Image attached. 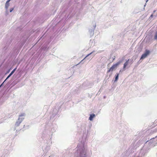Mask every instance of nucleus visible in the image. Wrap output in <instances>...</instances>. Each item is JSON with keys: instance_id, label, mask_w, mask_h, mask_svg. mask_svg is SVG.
I'll list each match as a JSON object with an SVG mask.
<instances>
[{"instance_id": "obj_14", "label": "nucleus", "mask_w": 157, "mask_h": 157, "mask_svg": "<svg viewBox=\"0 0 157 157\" xmlns=\"http://www.w3.org/2000/svg\"><path fill=\"white\" fill-rule=\"evenodd\" d=\"M119 74L117 73L115 76V79L114 81V82H115L117 81L119 77Z\"/></svg>"}, {"instance_id": "obj_26", "label": "nucleus", "mask_w": 157, "mask_h": 157, "mask_svg": "<svg viewBox=\"0 0 157 157\" xmlns=\"http://www.w3.org/2000/svg\"><path fill=\"white\" fill-rule=\"evenodd\" d=\"M3 84H4L3 82H2V84L0 85V88H1V87H2V86H3Z\"/></svg>"}, {"instance_id": "obj_35", "label": "nucleus", "mask_w": 157, "mask_h": 157, "mask_svg": "<svg viewBox=\"0 0 157 157\" xmlns=\"http://www.w3.org/2000/svg\"><path fill=\"white\" fill-rule=\"evenodd\" d=\"M105 98V96H104V98Z\"/></svg>"}, {"instance_id": "obj_28", "label": "nucleus", "mask_w": 157, "mask_h": 157, "mask_svg": "<svg viewBox=\"0 0 157 157\" xmlns=\"http://www.w3.org/2000/svg\"><path fill=\"white\" fill-rule=\"evenodd\" d=\"M141 61H141V60L140 61L139 60V61L138 62V63H140L141 62Z\"/></svg>"}, {"instance_id": "obj_20", "label": "nucleus", "mask_w": 157, "mask_h": 157, "mask_svg": "<svg viewBox=\"0 0 157 157\" xmlns=\"http://www.w3.org/2000/svg\"><path fill=\"white\" fill-rule=\"evenodd\" d=\"M6 12H5V14L6 15L8 14V9H6Z\"/></svg>"}, {"instance_id": "obj_37", "label": "nucleus", "mask_w": 157, "mask_h": 157, "mask_svg": "<svg viewBox=\"0 0 157 157\" xmlns=\"http://www.w3.org/2000/svg\"><path fill=\"white\" fill-rule=\"evenodd\" d=\"M140 157H143L142 156H141Z\"/></svg>"}, {"instance_id": "obj_23", "label": "nucleus", "mask_w": 157, "mask_h": 157, "mask_svg": "<svg viewBox=\"0 0 157 157\" xmlns=\"http://www.w3.org/2000/svg\"><path fill=\"white\" fill-rule=\"evenodd\" d=\"M45 149L48 151L49 149V147L48 146H47L45 148Z\"/></svg>"}, {"instance_id": "obj_9", "label": "nucleus", "mask_w": 157, "mask_h": 157, "mask_svg": "<svg viewBox=\"0 0 157 157\" xmlns=\"http://www.w3.org/2000/svg\"><path fill=\"white\" fill-rule=\"evenodd\" d=\"M58 113V111L55 108L53 109L52 115L51 116V118H52V117L53 118L56 116L57 115Z\"/></svg>"}, {"instance_id": "obj_22", "label": "nucleus", "mask_w": 157, "mask_h": 157, "mask_svg": "<svg viewBox=\"0 0 157 157\" xmlns=\"http://www.w3.org/2000/svg\"><path fill=\"white\" fill-rule=\"evenodd\" d=\"M29 125L25 126V125L24 126V128H25V129H28L29 128Z\"/></svg>"}, {"instance_id": "obj_11", "label": "nucleus", "mask_w": 157, "mask_h": 157, "mask_svg": "<svg viewBox=\"0 0 157 157\" xmlns=\"http://www.w3.org/2000/svg\"><path fill=\"white\" fill-rule=\"evenodd\" d=\"M11 0H8L6 2L5 5V8L6 9H8V7L10 6L9 2Z\"/></svg>"}, {"instance_id": "obj_31", "label": "nucleus", "mask_w": 157, "mask_h": 157, "mask_svg": "<svg viewBox=\"0 0 157 157\" xmlns=\"http://www.w3.org/2000/svg\"><path fill=\"white\" fill-rule=\"evenodd\" d=\"M146 2H147L148 0H145Z\"/></svg>"}, {"instance_id": "obj_10", "label": "nucleus", "mask_w": 157, "mask_h": 157, "mask_svg": "<svg viewBox=\"0 0 157 157\" xmlns=\"http://www.w3.org/2000/svg\"><path fill=\"white\" fill-rule=\"evenodd\" d=\"M95 117V114L93 113L92 114H90V117L89 118V120L90 121H93V118Z\"/></svg>"}, {"instance_id": "obj_8", "label": "nucleus", "mask_w": 157, "mask_h": 157, "mask_svg": "<svg viewBox=\"0 0 157 157\" xmlns=\"http://www.w3.org/2000/svg\"><path fill=\"white\" fill-rule=\"evenodd\" d=\"M96 27V25H95L94 26L92 29H90L89 30V33L90 35V36H93L94 34V29H95Z\"/></svg>"}, {"instance_id": "obj_13", "label": "nucleus", "mask_w": 157, "mask_h": 157, "mask_svg": "<svg viewBox=\"0 0 157 157\" xmlns=\"http://www.w3.org/2000/svg\"><path fill=\"white\" fill-rule=\"evenodd\" d=\"M128 60H127L126 62L124 63V66L123 67V69L124 70H125V68H126V67L128 65Z\"/></svg>"}, {"instance_id": "obj_7", "label": "nucleus", "mask_w": 157, "mask_h": 157, "mask_svg": "<svg viewBox=\"0 0 157 157\" xmlns=\"http://www.w3.org/2000/svg\"><path fill=\"white\" fill-rule=\"evenodd\" d=\"M93 52H91L90 53L88 54L87 55H86V56L81 61L80 63H83V61L84 60H86V59L89 60L90 58H92L93 57H90H90L89 56L91 54H92Z\"/></svg>"}, {"instance_id": "obj_21", "label": "nucleus", "mask_w": 157, "mask_h": 157, "mask_svg": "<svg viewBox=\"0 0 157 157\" xmlns=\"http://www.w3.org/2000/svg\"><path fill=\"white\" fill-rule=\"evenodd\" d=\"M14 9V7H12V8H11L10 10V12H11L13 11V10Z\"/></svg>"}, {"instance_id": "obj_36", "label": "nucleus", "mask_w": 157, "mask_h": 157, "mask_svg": "<svg viewBox=\"0 0 157 157\" xmlns=\"http://www.w3.org/2000/svg\"><path fill=\"white\" fill-rule=\"evenodd\" d=\"M144 155V154L143 155Z\"/></svg>"}, {"instance_id": "obj_4", "label": "nucleus", "mask_w": 157, "mask_h": 157, "mask_svg": "<svg viewBox=\"0 0 157 157\" xmlns=\"http://www.w3.org/2000/svg\"><path fill=\"white\" fill-rule=\"evenodd\" d=\"M152 128L155 127L151 131V133H153L157 132V119L154 122V124L151 126Z\"/></svg>"}, {"instance_id": "obj_25", "label": "nucleus", "mask_w": 157, "mask_h": 157, "mask_svg": "<svg viewBox=\"0 0 157 157\" xmlns=\"http://www.w3.org/2000/svg\"><path fill=\"white\" fill-rule=\"evenodd\" d=\"M110 71L112 72V71H111V69L110 68L109 70H108L107 73H109V72H110Z\"/></svg>"}, {"instance_id": "obj_18", "label": "nucleus", "mask_w": 157, "mask_h": 157, "mask_svg": "<svg viewBox=\"0 0 157 157\" xmlns=\"http://www.w3.org/2000/svg\"><path fill=\"white\" fill-rule=\"evenodd\" d=\"M154 39L155 40H157V31L155 33L154 35Z\"/></svg>"}, {"instance_id": "obj_30", "label": "nucleus", "mask_w": 157, "mask_h": 157, "mask_svg": "<svg viewBox=\"0 0 157 157\" xmlns=\"http://www.w3.org/2000/svg\"><path fill=\"white\" fill-rule=\"evenodd\" d=\"M10 70H9L7 72V73H9L10 71Z\"/></svg>"}, {"instance_id": "obj_33", "label": "nucleus", "mask_w": 157, "mask_h": 157, "mask_svg": "<svg viewBox=\"0 0 157 157\" xmlns=\"http://www.w3.org/2000/svg\"><path fill=\"white\" fill-rule=\"evenodd\" d=\"M140 132H138V134H140Z\"/></svg>"}, {"instance_id": "obj_6", "label": "nucleus", "mask_w": 157, "mask_h": 157, "mask_svg": "<svg viewBox=\"0 0 157 157\" xmlns=\"http://www.w3.org/2000/svg\"><path fill=\"white\" fill-rule=\"evenodd\" d=\"M154 141V142L155 143V144L157 143V136H156L155 138H153L150 139V140L149 141H147L146 143V144H147V143L148 144H150L149 146H151V144H152V143H153V141Z\"/></svg>"}, {"instance_id": "obj_32", "label": "nucleus", "mask_w": 157, "mask_h": 157, "mask_svg": "<svg viewBox=\"0 0 157 157\" xmlns=\"http://www.w3.org/2000/svg\"><path fill=\"white\" fill-rule=\"evenodd\" d=\"M146 3L145 4V5H144V6L145 7V6H146Z\"/></svg>"}, {"instance_id": "obj_19", "label": "nucleus", "mask_w": 157, "mask_h": 157, "mask_svg": "<svg viewBox=\"0 0 157 157\" xmlns=\"http://www.w3.org/2000/svg\"><path fill=\"white\" fill-rule=\"evenodd\" d=\"M45 34V33H44L42 36H41L39 37V39H38L37 42H38L43 37L44 35Z\"/></svg>"}, {"instance_id": "obj_29", "label": "nucleus", "mask_w": 157, "mask_h": 157, "mask_svg": "<svg viewBox=\"0 0 157 157\" xmlns=\"http://www.w3.org/2000/svg\"><path fill=\"white\" fill-rule=\"evenodd\" d=\"M143 149H142V150H141V152H141V153H142V152H143Z\"/></svg>"}, {"instance_id": "obj_1", "label": "nucleus", "mask_w": 157, "mask_h": 157, "mask_svg": "<svg viewBox=\"0 0 157 157\" xmlns=\"http://www.w3.org/2000/svg\"><path fill=\"white\" fill-rule=\"evenodd\" d=\"M56 125L53 124H51L50 125H47L46 126L45 130L43 132L42 138L45 136L51 139L53 133L56 131Z\"/></svg>"}, {"instance_id": "obj_24", "label": "nucleus", "mask_w": 157, "mask_h": 157, "mask_svg": "<svg viewBox=\"0 0 157 157\" xmlns=\"http://www.w3.org/2000/svg\"><path fill=\"white\" fill-rule=\"evenodd\" d=\"M153 14H151V15L150 17H149V19L150 20H151V18L153 17Z\"/></svg>"}, {"instance_id": "obj_16", "label": "nucleus", "mask_w": 157, "mask_h": 157, "mask_svg": "<svg viewBox=\"0 0 157 157\" xmlns=\"http://www.w3.org/2000/svg\"><path fill=\"white\" fill-rule=\"evenodd\" d=\"M147 57V56L146 55H145L144 54H143L142 55V56H141V57H140V61L141 60H143V59H144Z\"/></svg>"}, {"instance_id": "obj_15", "label": "nucleus", "mask_w": 157, "mask_h": 157, "mask_svg": "<svg viewBox=\"0 0 157 157\" xmlns=\"http://www.w3.org/2000/svg\"><path fill=\"white\" fill-rule=\"evenodd\" d=\"M150 51L149 50H146L144 54L147 56L150 54Z\"/></svg>"}, {"instance_id": "obj_12", "label": "nucleus", "mask_w": 157, "mask_h": 157, "mask_svg": "<svg viewBox=\"0 0 157 157\" xmlns=\"http://www.w3.org/2000/svg\"><path fill=\"white\" fill-rule=\"evenodd\" d=\"M16 69L17 68H15L12 70L10 74L7 76V78H9L14 73Z\"/></svg>"}, {"instance_id": "obj_3", "label": "nucleus", "mask_w": 157, "mask_h": 157, "mask_svg": "<svg viewBox=\"0 0 157 157\" xmlns=\"http://www.w3.org/2000/svg\"><path fill=\"white\" fill-rule=\"evenodd\" d=\"M25 116V113H21V115H19L17 121L15 124V127H18L20 125V124L24 119Z\"/></svg>"}, {"instance_id": "obj_34", "label": "nucleus", "mask_w": 157, "mask_h": 157, "mask_svg": "<svg viewBox=\"0 0 157 157\" xmlns=\"http://www.w3.org/2000/svg\"><path fill=\"white\" fill-rule=\"evenodd\" d=\"M94 55H92V56H94Z\"/></svg>"}, {"instance_id": "obj_2", "label": "nucleus", "mask_w": 157, "mask_h": 157, "mask_svg": "<svg viewBox=\"0 0 157 157\" xmlns=\"http://www.w3.org/2000/svg\"><path fill=\"white\" fill-rule=\"evenodd\" d=\"M83 146L80 150L79 155L80 157H86L87 148L83 144H82Z\"/></svg>"}, {"instance_id": "obj_27", "label": "nucleus", "mask_w": 157, "mask_h": 157, "mask_svg": "<svg viewBox=\"0 0 157 157\" xmlns=\"http://www.w3.org/2000/svg\"><path fill=\"white\" fill-rule=\"evenodd\" d=\"M9 78H7V77H6V78L5 79V80L4 81V82H3V83L6 81Z\"/></svg>"}, {"instance_id": "obj_5", "label": "nucleus", "mask_w": 157, "mask_h": 157, "mask_svg": "<svg viewBox=\"0 0 157 157\" xmlns=\"http://www.w3.org/2000/svg\"><path fill=\"white\" fill-rule=\"evenodd\" d=\"M122 61L120 60L117 63L113 64V66L110 68L113 71L114 70L116 69L117 66L121 63Z\"/></svg>"}, {"instance_id": "obj_17", "label": "nucleus", "mask_w": 157, "mask_h": 157, "mask_svg": "<svg viewBox=\"0 0 157 157\" xmlns=\"http://www.w3.org/2000/svg\"><path fill=\"white\" fill-rule=\"evenodd\" d=\"M133 59H128V63L129 64H130V65H131L133 62Z\"/></svg>"}]
</instances>
